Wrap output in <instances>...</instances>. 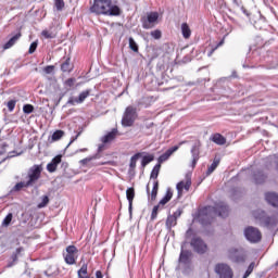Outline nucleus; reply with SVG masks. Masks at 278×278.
<instances>
[{
	"instance_id": "39",
	"label": "nucleus",
	"mask_w": 278,
	"mask_h": 278,
	"mask_svg": "<svg viewBox=\"0 0 278 278\" xmlns=\"http://www.w3.org/2000/svg\"><path fill=\"white\" fill-rule=\"evenodd\" d=\"M49 205V195H42L41 197V202L37 205L39 210H42V207H47Z\"/></svg>"
},
{
	"instance_id": "42",
	"label": "nucleus",
	"mask_w": 278,
	"mask_h": 278,
	"mask_svg": "<svg viewBox=\"0 0 278 278\" xmlns=\"http://www.w3.org/2000/svg\"><path fill=\"white\" fill-rule=\"evenodd\" d=\"M54 5L58 10V12H62V10H64V0H54Z\"/></svg>"
},
{
	"instance_id": "16",
	"label": "nucleus",
	"mask_w": 278,
	"mask_h": 278,
	"mask_svg": "<svg viewBox=\"0 0 278 278\" xmlns=\"http://www.w3.org/2000/svg\"><path fill=\"white\" fill-rule=\"evenodd\" d=\"M265 201L268 203V205H271V207L278 208V193L277 192H266L265 193Z\"/></svg>"
},
{
	"instance_id": "51",
	"label": "nucleus",
	"mask_w": 278,
	"mask_h": 278,
	"mask_svg": "<svg viewBox=\"0 0 278 278\" xmlns=\"http://www.w3.org/2000/svg\"><path fill=\"white\" fill-rule=\"evenodd\" d=\"M184 214V211L181 208H178L172 216H175L176 220Z\"/></svg>"
},
{
	"instance_id": "57",
	"label": "nucleus",
	"mask_w": 278,
	"mask_h": 278,
	"mask_svg": "<svg viewBox=\"0 0 278 278\" xmlns=\"http://www.w3.org/2000/svg\"><path fill=\"white\" fill-rule=\"evenodd\" d=\"M96 278H103V273H101V270H97Z\"/></svg>"
},
{
	"instance_id": "58",
	"label": "nucleus",
	"mask_w": 278,
	"mask_h": 278,
	"mask_svg": "<svg viewBox=\"0 0 278 278\" xmlns=\"http://www.w3.org/2000/svg\"><path fill=\"white\" fill-rule=\"evenodd\" d=\"M254 27L255 29H262V26H260V22H255Z\"/></svg>"
},
{
	"instance_id": "8",
	"label": "nucleus",
	"mask_w": 278,
	"mask_h": 278,
	"mask_svg": "<svg viewBox=\"0 0 278 278\" xmlns=\"http://www.w3.org/2000/svg\"><path fill=\"white\" fill-rule=\"evenodd\" d=\"M136 118H138V112L136 108L127 106L122 118L123 127H131V125L136 123Z\"/></svg>"
},
{
	"instance_id": "48",
	"label": "nucleus",
	"mask_w": 278,
	"mask_h": 278,
	"mask_svg": "<svg viewBox=\"0 0 278 278\" xmlns=\"http://www.w3.org/2000/svg\"><path fill=\"white\" fill-rule=\"evenodd\" d=\"M160 211V204L155 205L151 213V220H155L157 218V212Z\"/></svg>"
},
{
	"instance_id": "21",
	"label": "nucleus",
	"mask_w": 278,
	"mask_h": 278,
	"mask_svg": "<svg viewBox=\"0 0 278 278\" xmlns=\"http://www.w3.org/2000/svg\"><path fill=\"white\" fill-rule=\"evenodd\" d=\"M144 152H138V153H136L135 155H132L131 157H130V163H129V168H128V173H134L135 170H136V164H137V162L139 161V159L140 157H142V154H143Z\"/></svg>"
},
{
	"instance_id": "40",
	"label": "nucleus",
	"mask_w": 278,
	"mask_h": 278,
	"mask_svg": "<svg viewBox=\"0 0 278 278\" xmlns=\"http://www.w3.org/2000/svg\"><path fill=\"white\" fill-rule=\"evenodd\" d=\"M41 36L46 38V40H53V38H55V34L49 30H42Z\"/></svg>"
},
{
	"instance_id": "33",
	"label": "nucleus",
	"mask_w": 278,
	"mask_h": 278,
	"mask_svg": "<svg viewBox=\"0 0 278 278\" xmlns=\"http://www.w3.org/2000/svg\"><path fill=\"white\" fill-rule=\"evenodd\" d=\"M61 71L63 73H71V59H66L62 64H61Z\"/></svg>"
},
{
	"instance_id": "50",
	"label": "nucleus",
	"mask_w": 278,
	"mask_h": 278,
	"mask_svg": "<svg viewBox=\"0 0 278 278\" xmlns=\"http://www.w3.org/2000/svg\"><path fill=\"white\" fill-rule=\"evenodd\" d=\"M53 71H55V66H53V65H48L43 68V73H46V75H51V73H53Z\"/></svg>"
},
{
	"instance_id": "44",
	"label": "nucleus",
	"mask_w": 278,
	"mask_h": 278,
	"mask_svg": "<svg viewBox=\"0 0 278 278\" xmlns=\"http://www.w3.org/2000/svg\"><path fill=\"white\" fill-rule=\"evenodd\" d=\"M150 36H152V38H154V40H160V38H162V30H160V29L152 30L150 33Z\"/></svg>"
},
{
	"instance_id": "49",
	"label": "nucleus",
	"mask_w": 278,
	"mask_h": 278,
	"mask_svg": "<svg viewBox=\"0 0 278 278\" xmlns=\"http://www.w3.org/2000/svg\"><path fill=\"white\" fill-rule=\"evenodd\" d=\"M36 49H38V41H34L30 43L28 53L31 55V53H36Z\"/></svg>"
},
{
	"instance_id": "59",
	"label": "nucleus",
	"mask_w": 278,
	"mask_h": 278,
	"mask_svg": "<svg viewBox=\"0 0 278 278\" xmlns=\"http://www.w3.org/2000/svg\"><path fill=\"white\" fill-rule=\"evenodd\" d=\"M243 14H245V16H249V12L244 9V7L241 8Z\"/></svg>"
},
{
	"instance_id": "62",
	"label": "nucleus",
	"mask_w": 278,
	"mask_h": 278,
	"mask_svg": "<svg viewBox=\"0 0 278 278\" xmlns=\"http://www.w3.org/2000/svg\"><path fill=\"white\" fill-rule=\"evenodd\" d=\"M79 151H80V152H84V151H88V149L85 148V149H80Z\"/></svg>"
},
{
	"instance_id": "29",
	"label": "nucleus",
	"mask_w": 278,
	"mask_h": 278,
	"mask_svg": "<svg viewBox=\"0 0 278 278\" xmlns=\"http://www.w3.org/2000/svg\"><path fill=\"white\" fill-rule=\"evenodd\" d=\"M154 160H155V156H153V154H147V155L142 156V160H141L142 168L148 166V164H151V162H153Z\"/></svg>"
},
{
	"instance_id": "2",
	"label": "nucleus",
	"mask_w": 278,
	"mask_h": 278,
	"mask_svg": "<svg viewBox=\"0 0 278 278\" xmlns=\"http://www.w3.org/2000/svg\"><path fill=\"white\" fill-rule=\"evenodd\" d=\"M42 175V165H33L28 172L26 179L27 181L17 182L11 190L10 194L14 192H21L23 188H34Z\"/></svg>"
},
{
	"instance_id": "30",
	"label": "nucleus",
	"mask_w": 278,
	"mask_h": 278,
	"mask_svg": "<svg viewBox=\"0 0 278 278\" xmlns=\"http://www.w3.org/2000/svg\"><path fill=\"white\" fill-rule=\"evenodd\" d=\"M176 226H177L176 217L173 216V215H168L167 219H166V227H167V229L172 230L173 227H176Z\"/></svg>"
},
{
	"instance_id": "28",
	"label": "nucleus",
	"mask_w": 278,
	"mask_h": 278,
	"mask_svg": "<svg viewBox=\"0 0 278 278\" xmlns=\"http://www.w3.org/2000/svg\"><path fill=\"white\" fill-rule=\"evenodd\" d=\"M170 199H173V190H170V188H168L166 190L165 195L160 200L159 205H166V203H168V201H170Z\"/></svg>"
},
{
	"instance_id": "4",
	"label": "nucleus",
	"mask_w": 278,
	"mask_h": 278,
	"mask_svg": "<svg viewBox=\"0 0 278 278\" xmlns=\"http://www.w3.org/2000/svg\"><path fill=\"white\" fill-rule=\"evenodd\" d=\"M185 240L186 242L190 240V247L199 255H205V253H207V243H205V241H203L201 237L197 236V233H194V230H192V228H189L186 231Z\"/></svg>"
},
{
	"instance_id": "23",
	"label": "nucleus",
	"mask_w": 278,
	"mask_h": 278,
	"mask_svg": "<svg viewBox=\"0 0 278 278\" xmlns=\"http://www.w3.org/2000/svg\"><path fill=\"white\" fill-rule=\"evenodd\" d=\"M21 36H22L21 31H18L13 37H11L10 40L3 45V49L4 50L12 49V47L15 46L16 42H18V40H21Z\"/></svg>"
},
{
	"instance_id": "12",
	"label": "nucleus",
	"mask_w": 278,
	"mask_h": 278,
	"mask_svg": "<svg viewBox=\"0 0 278 278\" xmlns=\"http://www.w3.org/2000/svg\"><path fill=\"white\" fill-rule=\"evenodd\" d=\"M229 260L235 264H243V262H247V252L244 250L230 249Z\"/></svg>"
},
{
	"instance_id": "10",
	"label": "nucleus",
	"mask_w": 278,
	"mask_h": 278,
	"mask_svg": "<svg viewBox=\"0 0 278 278\" xmlns=\"http://www.w3.org/2000/svg\"><path fill=\"white\" fill-rule=\"evenodd\" d=\"M157 18H160V14L157 12L148 13L147 16L141 17L142 28L153 29L155 27V23H157Z\"/></svg>"
},
{
	"instance_id": "55",
	"label": "nucleus",
	"mask_w": 278,
	"mask_h": 278,
	"mask_svg": "<svg viewBox=\"0 0 278 278\" xmlns=\"http://www.w3.org/2000/svg\"><path fill=\"white\" fill-rule=\"evenodd\" d=\"M105 149V143H102L98 147V153L103 152V150Z\"/></svg>"
},
{
	"instance_id": "17",
	"label": "nucleus",
	"mask_w": 278,
	"mask_h": 278,
	"mask_svg": "<svg viewBox=\"0 0 278 278\" xmlns=\"http://www.w3.org/2000/svg\"><path fill=\"white\" fill-rule=\"evenodd\" d=\"M62 163V155H56L52 159L50 163L47 165L48 173H55L58 170V165Z\"/></svg>"
},
{
	"instance_id": "5",
	"label": "nucleus",
	"mask_w": 278,
	"mask_h": 278,
	"mask_svg": "<svg viewBox=\"0 0 278 278\" xmlns=\"http://www.w3.org/2000/svg\"><path fill=\"white\" fill-rule=\"evenodd\" d=\"M188 241H185L180 245V254L178 257V264L182 268L184 275H190L192 271V251L185 250Z\"/></svg>"
},
{
	"instance_id": "20",
	"label": "nucleus",
	"mask_w": 278,
	"mask_h": 278,
	"mask_svg": "<svg viewBox=\"0 0 278 278\" xmlns=\"http://www.w3.org/2000/svg\"><path fill=\"white\" fill-rule=\"evenodd\" d=\"M136 197V190L130 187L126 190V198L127 201L129 203L128 210H129V214H131V210H134V199Z\"/></svg>"
},
{
	"instance_id": "43",
	"label": "nucleus",
	"mask_w": 278,
	"mask_h": 278,
	"mask_svg": "<svg viewBox=\"0 0 278 278\" xmlns=\"http://www.w3.org/2000/svg\"><path fill=\"white\" fill-rule=\"evenodd\" d=\"M92 160H99V154H96V155H93V156H91V157L83 159V160L80 161V164H81L83 166H86V164H88L89 162H92Z\"/></svg>"
},
{
	"instance_id": "26",
	"label": "nucleus",
	"mask_w": 278,
	"mask_h": 278,
	"mask_svg": "<svg viewBox=\"0 0 278 278\" xmlns=\"http://www.w3.org/2000/svg\"><path fill=\"white\" fill-rule=\"evenodd\" d=\"M181 34H182V38H185L186 40H188V38L192 36V30L190 29V26L188 25V23L181 24Z\"/></svg>"
},
{
	"instance_id": "63",
	"label": "nucleus",
	"mask_w": 278,
	"mask_h": 278,
	"mask_svg": "<svg viewBox=\"0 0 278 278\" xmlns=\"http://www.w3.org/2000/svg\"><path fill=\"white\" fill-rule=\"evenodd\" d=\"M147 192H148V194H149V186H147Z\"/></svg>"
},
{
	"instance_id": "38",
	"label": "nucleus",
	"mask_w": 278,
	"mask_h": 278,
	"mask_svg": "<svg viewBox=\"0 0 278 278\" xmlns=\"http://www.w3.org/2000/svg\"><path fill=\"white\" fill-rule=\"evenodd\" d=\"M64 136V130H55L52 134V142H58Z\"/></svg>"
},
{
	"instance_id": "9",
	"label": "nucleus",
	"mask_w": 278,
	"mask_h": 278,
	"mask_svg": "<svg viewBox=\"0 0 278 278\" xmlns=\"http://www.w3.org/2000/svg\"><path fill=\"white\" fill-rule=\"evenodd\" d=\"M244 237L245 240L252 244H257V242L262 241V232L253 226H249L244 229Z\"/></svg>"
},
{
	"instance_id": "3",
	"label": "nucleus",
	"mask_w": 278,
	"mask_h": 278,
	"mask_svg": "<svg viewBox=\"0 0 278 278\" xmlns=\"http://www.w3.org/2000/svg\"><path fill=\"white\" fill-rule=\"evenodd\" d=\"M90 12L102 14L103 16H121V8L112 4V0H93Z\"/></svg>"
},
{
	"instance_id": "6",
	"label": "nucleus",
	"mask_w": 278,
	"mask_h": 278,
	"mask_svg": "<svg viewBox=\"0 0 278 278\" xmlns=\"http://www.w3.org/2000/svg\"><path fill=\"white\" fill-rule=\"evenodd\" d=\"M254 218L260 222L262 227H266V229H275L277 227V216H268L265 211H255Z\"/></svg>"
},
{
	"instance_id": "41",
	"label": "nucleus",
	"mask_w": 278,
	"mask_h": 278,
	"mask_svg": "<svg viewBox=\"0 0 278 278\" xmlns=\"http://www.w3.org/2000/svg\"><path fill=\"white\" fill-rule=\"evenodd\" d=\"M13 216L14 215H12V213H9L2 222V227H10V223H12Z\"/></svg>"
},
{
	"instance_id": "27",
	"label": "nucleus",
	"mask_w": 278,
	"mask_h": 278,
	"mask_svg": "<svg viewBox=\"0 0 278 278\" xmlns=\"http://www.w3.org/2000/svg\"><path fill=\"white\" fill-rule=\"evenodd\" d=\"M90 92H92V89H87V90L80 92L77 98V104L84 103V101H86L90 97Z\"/></svg>"
},
{
	"instance_id": "19",
	"label": "nucleus",
	"mask_w": 278,
	"mask_h": 278,
	"mask_svg": "<svg viewBox=\"0 0 278 278\" xmlns=\"http://www.w3.org/2000/svg\"><path fill=\"white\" fill-rule=\"evenodd\" d=\"M116 136H118V129L113 128L110 132H108L101 138V142H103V144H108L115 140Z\"/></svg>"
},
{
	"instance_id": "18",
	"label": "nucleus",
	"mask_w": 278,
	"mask_h": 278,
	"mask_svg": "<svg viewBox=\"0 0 278 278\" xmlns=\"http://www.w3.org/2000/svg\"><path fill=\"white\" fill-rule=\"evenodd\" d=\"M253 179L257 186H261L262 184H265L266 179H268V175L258 169L254 172Z\"/></svg>"
},
{
	"instance_id": "45",
	"label": "nucleus",
	"mask_w": 278,
	"mask_h": 278,
	"mask_svg": "<svg viewBox=\"0 0 278 278\" xmlns=\"http://www.w3.org/2000/svg\"><path fill=\"white\" fill-rule=\"evenodd\" d=\"M23 112H24V114H31L34 112V105L24 104Z\"/></svg>"
},
{
	"instance_id": "54",
	"label": "nucleus",
	"mask_w": 278,
	"mask_h": 278,
	"mask_svg": "<svg viewBox=\"0 0 278 278\" xmlns=\"http://www.w3.org/2000/svg\"><path fill=\"white\" fill-rule=\"evenodd\" d=\"M232 3L236 8H240L242 5V1L241 0H232Z\"/></svg>"
},
{
	"instance_id": "47",
	"label": "nucleus",
	"mask_w": 278,
	"mask_h": 278,
	"mask_svg": "<svg viewBox=\"0 0 278 278\" xmlns=\"http://www.w3.org/2000/svg\"><path fill=\"white\" fill-rule=\"evenodd\" d=\"M7 108H8L9 112H14V108H16V100H10L7 103Z\"/></svg>"
},
{
	"instance_id": "15",
	"label": "nucleus",
	"mask_w": 278,
	"mask_h": 278,
	"mask_svg": "<svg viewBox=\"0 0 278 278\" xmlns=\"http://www.w3.org/2000/svg\"><path fill=\"white\" fill-rule=\"evenodd\" d=\"M191 155H192V163L191 166L194 168L197 166V162H199V159L201 157V141L195 140L193 142V146L191 148Z\"/></svg>"
},
{
	"instance_id": "35",
	"label": "nucleus",
	"mask_w": 278,
	"mask_h": 278,
	"mask_svg": "<svg viewBox=\"0 0 278 278\" xmlns=\"http://www.w3.org/2000/svg\"><path fill=\"white\" fill-rule=\"evenodd\" d=\"M128 43H129V49H131V51H134L135 53H138L139 47L136 40H134V37H129Z\"/></svg>"
},
{
	"instance_id": "52",
	"label": "nucleus",
	"mask_w": 278,
	"mask_h": 278,
	"mask_svg": "<svg viewBox=\"0 0 278 278\" xmlns=\"http://www.w3.org/2000/svg\"><path fill=\"white\" fill-rule=\"evenodd\" d=\"M77 103V98L71 97L67 101V105H75Z\"/></svg>"
},
{
	"instance_id": "61",
	"label": "nucleus",
	"mask_w": 278,
	"mask_h": 278,
	"mask_svg": "<svg viewBox=\"0 0 278 278\" xmlns=\"http://www.w3.org/2000/svg\"><path fill=\"white\" fill-rule=\"evenodd\" d=\"M5 147H8V143L2 144V149H5Z\"/></svg>"
},
{
	"instance_id": "64",
	"label": "nucleus",
	"mask_w": 278,
	"mask_h": 278,
	"mask_svg": "<svg viewBox=\"0 0 278 278\" xmlns=\"http://www.w3.org/2000/svg\"><path fill=\"white\" fill-rule=\"evenodd\" d=\"M270 68H277V66H271Z\"/></svg>"
},
{
	"instance_id": "60",
	"label": "nucleus",
	"mask_w": 278,
	"mask_h": 278,
	"mask_svg": "<svg viewBox=\"0 0 278 278\" xmlns=\"http://www.w3.org/2000/svg\"><path fill=\"white\" fill-rule=\"evenodd\" d=\"M243 68H253V66L248 65L247 63L243 64Z\"/></svg>"
},
{
	"instance_id": "11",
	"label": "nucleus",
	"mask_w": 278,
	"mask_h": 278,
	"mask_svg": "<svg viewBox=\"0 0 278 278\" xmlns=\"http://www.w3.org/2000/svg\"><path fill=\"white\" fill-rule=\"evenodd\" d=\"M215 273L219 278H233V269H231V267L225 263L216 264Z\"/></svg>"
},
{
	"instance_id": "22",
	"label": "nucleus",
	"mask_w": 278,
	"mask_h": 278,
	"mask_svg": "<svg viewBox=\"0 0 278 278\" xmlns=\"http://www.w3.org/2000/svg\"><path fill=\"white\" fill-rule=\"evenodd\" d=\"M24 249L23 248H17L11 255V262L8 263L7 268H12L16 262H18V256L21 253H23Z\"/></svg>"
},
{
	"instance_id": "24",
	"label": "nucleus",
	"mask_w": 278,
	"mask_h": 278,
	"mask_svg": "<svg viewBox=\"0 0 278 278\" xmlns=\"http://www.w3.org/2000/svg\"><path fill=\"white\" fill-rule=\"evenodd\" d=\"M210 140L214 142L215 144H218L219 147H223V144H227V139L223 137L220 134H214L211 136Z\"/></svg>"
},
{
	"instance_id": "34",
	"label": "nucleus",
	"mask_w": 278,
	"mask_h": 278,
	"mask_svg": "<svg viewBox=\"0 0 278 278\" xmlns=\"http://www.w3.org/2000/svg\"><path fill=\"white\" fill-rule=\"evenodd\" d=\"M88 264H83L80 269L78 270V278H88Z\"/></svg>"
},
{
	"instance_id": "56",
	"label": "nucleus",
	"mask_w": 278,
	"mask_h": 278,
	"mask_svg": "<svg viewBox=\"0 0 278 278\" xmlns=\"http://www.w3.org/2000/svg\"><path fill=\"white\" fill-rule=\"evenodd\" d=\"M73 84H75V79L68 78V79L66 80V85H67V86H73Z\"/></svg>"
},
{
	"instance_id": "1",
	"label": "nucleus",
	"mask_w": 278,
	"mask_h": 278,
	"mask_svg": "<svg viewBox=\"0 0 278 278\" xmlns=\"http://www.w3.org/2000/svg\"><path fill=\"white\" fill-rule=\"evenodd\" d=\"M220 216V218H227L229 216V206L225 202H218L214 206H204L198 213V222L202 227L212 225V220Z\"/></svg>"
},
{
	"instance_id": "31",
	"label": "nucleus",
	"mask_w": 278,
	"mask_h": 278,
	"mask_svg": "<svg viewBox=\"0 0 278 278\" xmlns=\"http://www.w3.org/2000/svg\"><path fill=\"white\" fill-rule=\"evenodd\" d=\"M160 188V182H157V180H155L153 182V188H152V191H151V194H150V199L151 201H155V199H157V190Z\"/></svg>"
},
{
	"instance_id": "13",
	"label": "nucleus",
	"mask_w": 278,
	"mask_h": 278,
	"mask_svg": "<svg viewBox=\"0 0 278 278\" xmlns=\"http://www.w3.org/2000/svg\"><path fill=\"white\" fill-rule=\"evenodd\" d=\"M188 141H180L178 143V146H174L172 148H169L166 152H164L163 154H161L157 159V164H163V162H166L170 155H173V153H175V151H179V147H181L182 144H186Z\"/></svg>"
},
{
	"instance_id": "46",
	"label": "nucleus",
	"mask_w": 278,
	"mask_h": 278,
	"mask_svg": "<svg viewBox=\"0 0 278 278\" xmlns=\"http://www.w3.org/2000/svg\"><path fill=\"white\" fill-rule=\"evenodd\" d=\"M253 268H255V263L252 262L245 270L243 278H248L253 273Z\"/></svg>"
},
{
	"instance_id": "14",
	"label": "nucleus",
	"mask_w": 278,
	"mask_h": 278,
	"mask_svg": "<svg viewBox=\"0 0 278 278\" xmlns=\"http://www.w3.org/2000/svg\"><path fill=\"white\" fill-rule=\"evenodd\" d=\"M192 186V178L190 177V175H186V180L184 181H179L176 185V190L178 192V197H181V194H184V190H186V192H188L190 190V187Z\"/></svg>"
},
{
	"instance_id": "25",
	"label": "nucleus",
	"mask_w": 278,
	"mask_h": 278,
	"mask_svg": "<svg viewBox=\"0 0 278 278\" xmlns=\"http://www.w3.org/2000/svg\"><path fill=\"white\" fill-rule=\"evenodd\" d=\"M153 99L151 97H142L139 100H137V106L138 108H150Z\"/></svg>"
},
{
	"instance_id": "53",
	"label": "nucleus",
	"mask_w": 278,
	"mask_h": 278,
	"mask_svg": "<svg viewBox=\"0 0 278 278\" xmlns=\"http://www.w3.org/2000/svg\"><path fill=\"white\" fill-rule=\"evenodd\" d=\"M81 132H78L75 137H73L70 141V143L67 144V147H71L73 142H75V140H77L79 138Z\"/></svg>"
},
{
	"instance_id": "36",
	"label": "nucleus",
	"mask_w": 278,
	"mask_h": 278,
	"mask_svg": "<svg viewBox=\"0 0 278 278\" xmlns=\"http://www.w3.org/2000/svg\"><path fill=\"white\" fill-rule=\"evenodd\" d=\"M225 45V39H222L215 47H213L211 50H207L206 55L207 58H212L214 54V51L218 49L219 47H223Z\"/></svg>"
},
{
	"instance_id": "32",
	"label": "nucleus",
	"mask_w": 278,
	"mask_h": 278,
	"mask_svg": "<svg viewBox=\"0 0 278 278\" xmlns=\"http://www.w3.org/2000/svg\"><path fill=\"white\" fill-rule=\"evenodd\" d=\"M218 164H220L219 160H214L213 161V163L211 164V166L206 170V176L207 177H210V175H212V173H214L216 170V168H218Z\"/></svg>"
},
{
	"instance_id": "7",
	"label": "nucleus",
	"mask_w": 278,
	"mask_h": 278,
	"mask_svg": "<svg viewBox=\"0 0 278 278\" xmlns=\"http://www.w3.org/2000/svg\"><path fill=\"white\" fill-rule=\"evenodd\" d=\"M78 253H79V250H77V247L67 245L65 248V251H63V258L65 264H67L68 266H73L77 264Z\"/></svg>"
},
{
	"instance_id": "37",
	"label": "nucleus",
	"mask_w": 278,
	"mask_h": 278,
	"mask_svg": "<svg viewBox=\"0 0 278 278\" xmlns=\"http://www.w3.org/2000/svg\"><path fill=\"white\" fill-rule=\"evenodd\" d=\"M160 168H162V165L161 164H156L152 172H151V175H150V178L151 179H157L159 175H160Z\"/></svg>"
}]
</instances>
